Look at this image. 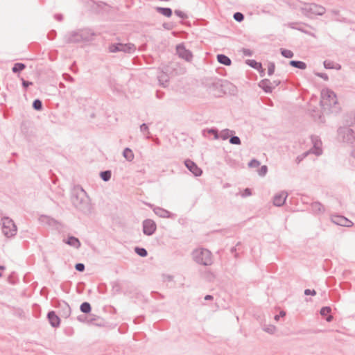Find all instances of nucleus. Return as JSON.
<instances>
[{
	"label": "nucleus",
	"instance_id": "nucleus-1",
	"mask_svg": "<svg viewBox=\"0 0 355 355\" xmlns=\"http://www.w3.org/2000/svg\"><path fill=\"white\" fill-rule=\"evenodd\" d=\"M71 200L77 210L85 215L92 211V205L89 196L85 190L80 187H75L71 192Z\"/></svg>",
	"mask_w": 355,
	"mask_h": 355
},
{
	"label": "nucleus",
	"instance_id": "nucleus-2",
	"mask_svg": "<svg viewBox=\"0 0 355 355\" xmlns=\"http://www.w3.org/2000/svg\"><path fill=\"white\" fill-rule=\"evenodd\" d=\"M95 35V33L92 31L91 29H79L67 33L64 36V40L67 44H76L80 42H90L93 40L94 37Z\"/></svg>",
	"mask_w": 355,
	"mask_h": 355
},
{
	"label": "nucleus",
	"instance_id": "nucleus-3",
	"mask_svg": "<svg viewBox=\"0 0 355 355\" xmlns=\"http://www.w3.org/2000/svg\"><path fill=\"white\" fill-rule=\"evenodd\" d=\"M321 97L320 105L324 110H331L338 103L336 95L331 89H323L321 92Z\"/></svg>",
	"mask_w": 355,
	"mask_h": 355
},
{
	"label": "nucleus",
	"instance_id": "nucleus-4",
	"mask_svg": "<svg viewBox=\"0 0 355 355\" xmlns=\"http://www.w3.org/2000/svg\"><path fill=\"white\" fill-rule=\"evenodd\" d=\"M194 261L203 266H210L212 263L211 253L207 249L195 250L193 253Z\"/></svg>",
	"mask_w": 355,
	"mask_h": 355
},
{
	"label": "nucleus",
	"instance_id": "nucleus-5",
	"mask_svg": "<svg viewBox=\"0 0 355 355\" xmlns=\"http://www.w3.org/2000/svg\"><path fill=\"white\" fill-rule=\"evenodd\" d=\"M300 10L308 17H311L312 15H323L326 11L325 8L316 3H304Z\"/></svg>",
	"mask_w": 355,
	"mask_h": 355
},
{
	"label": "nucleus",
	"instance_id": "nucleus-6",
	"mask_svg": "<svg viewBox=\"0 0 355 355\" xmlns=\"http://www.w3.org/2000/svg\"><path fill=\"white\" fill-rule=\"evenodd\" d=\"M111 53L123 52L125 53H132L136 50V46L132 43H112L108 47Z\"/></svg>",
	"mask_w": 355,
	"mask_h": 355
},
{
	"label": "nucleus",
	"instance_id": "nucleus-7",
	"mask_svg": "<svg viewBox=\"0 0 355 355\" xmlns=\"http://www.w3.org/2000/svg\"><path fill=\"white\" fill-rule=\"evenodd\" d=\"M2 221L3 234L8 238L14 236L17 234V226L9 217H3Z\"/></svg>",
	"mask_w": 355,
	"mask_h": 355
},
{
	"label": "nucleus",
	"instance_id": "nucleus-8",
	"mask_svg": "<svg viewBox=\"0 0 355 355\" xmlns=\"http://www.w3.org/2000/svg\"><path fill=\"white\" fill-rule=\"evenodd\" d=\"M338 133L339 136L343 137L344 142L352 146L355 144V137L352 129L346 127H340L338 130Z\"/></svg>",
	"mask_w": 355,
	"mask_h": 355
},
{
	"label": "nucleus",
	"instance_id": "nucleus-9",
	"mask_svg": "<svg viewBox=\"0 0 355 355\" xmlns=\"http://www.w3.org/2000/svg\"><path fill=\"white\" fill-rule=\"evenodd\" d=\"M157 229L156 223L151 219H146L143 221V233L146 236L153 235Z\"/></svg>",
	"mask_w": 355,
	"mask_h": 355
},
{
	"label": "nucleus",
	"instance_id": "nucleus-10",
	"mask_svg": "<svg viewBox=\"0 0 355 355\" xmlns=\"http://www.w3.org/2000/svg\"><path fill=\"white\" fill-rule=\"evenodd\" d=\"M184 165L187 169L191 172L195 176H200L202 173V171L198 165L192 160L187 159L184 161Z\"/></svg>",
	"mask_w": 355,
	"mask_h": 355
},
{
	"label": "nucleus",
	"instance_id": "nucleus-11",
	"mask_svg": "<svg viewBox=\"0 0 355 355\" xmlns=\"http://www.w3.org/2000/svg\"><path fill=\"white\" fill-rule=\"evenodd\" d=\"M176 51L179 57L187 61H190L192 59L193 55L191 52L189 50L186 49L183 44H178L176 46Z\"/></svg>",
	"mask_w": 355,
	"mask_h": 355
},
{
	"label": "nucleus",
	"instance_id": "nucleus-12",
	"mask_svg": "<svg viewBox=\"0 0 355 355\" xmlns=\"http://www.w3.org/2000/svg\"><path fill=\"white\" fill-rule=\"evenodd\" d=\"M331 221L338 225L343 227H351L353 225V223L348 218L340 215L332 216Z\"/></svg>",
	"mask_w": 355,
	"mask_h": 355
},
{
	"label": "nucleus",
	"instance_id": "nucleus-13",
	"mask_svg": "<svg viewBox=\"0 0 355 355\" xmlns=\"http://www.w3.org/2000/svg\"><path fill=\"white\" fill-rule=\"evenodd\" d=\"M311 141L313 143V150L312 153L316 155H320L322 153L321 146H322V141L320 139V138L318 136L312 135L311 137Z\"/></svg>",
	"mask_w": 355,
	"mask_h": 355
},
{
	"label": "nucleus",
	"instance_id": "nucleus-14",
	"mask_svg": "<svg viewBox=\"0 0 355 355\" xmlns=\"http://www.w3.org/2000/svg\"><path fill=\"white\" fill-rule=\"evenodd\" d=\"M288 193L285 191L277 193L273 197V205L277 207L282 206L287 198Z\"/></svg>",
	"mask_w": 355,
	"mask_h": 355
},
{
	"label": "nucleus",
	"instance_id": "nucleus-15",
	"mask_svg": "<svg viewBox=\"0 0 355 355\" xmlns=\"http://www.w3.org/2000/svg\"><path fill=\"white\" fill-rule=\"evenodd\" d=\"M47 318L53 327H58L60 324V319L54 311H51L47 314Z\"/></svg>",
	"mask_w": 355,
	"mask_h": 355
},
{
	"label": "nucleus",
	"instance_id": "nucleus-16",
	"mask_svg": "<svg viewBox=\"0 0 355 355\" xmlns=\"http://www.w3.org/2000/svg\"><path fill=\"white\" fill-rule=\"evenodd\" d=\"M40 221L44 224H46L51 227H56L58 225V222L50 216L42 215L40 218Z\"/></svg>",
	"mask_w": 355,
	"mask_h": 355
},
{
	"label": "nucleus",
	"instance_id": "nucleus-17",
	"mask_svg": "<svg viewBox=\"0 0 355 355\" xmlns=\"http://www.w3.org/2000/svg\"><path fill=\"white\" fill-rule=\"evenodd\" d=\"M259 87H261L266 93H271L273 87L269 79H263L259 83Z\"/></svg>",
	"mask_w": 355,
	"mask_h": 355
},
{
	"label": "nucleus",
	"instance_id": "nucleus-18",
	"mask_svg": "<svg viewBox=\"0 0 355 355\" xmlns=\"http://www.w3.org/2000/svg\"><path fill=\"white\" fill-rule=\"evenodd\" d=\"M65 243L68 244L70 246H72L76 249H78L80 245V241L79 239L73 236H68L67 240L64 241Z\"/></svg>",
	"mask_w": 355,
	"mask_h": 355
},
{
	"label": "nucleus",
	"instance_id": "nucleus-19",
	"mask_svg": "<svg viewBox=\"0 0 355 355\" xmlns=\"http://www.w3.org/2000/svg\"><path fill=\"white\" fill-rule=\"evenodd\" d=\"M153 211L161 218H170L171 215L170 211L159 207H155Z\"/></svg>",
	"mask_w": 355,
	"mask_h": 355
},
{
	"label": "nucleus",
	"instance_id": "nucleus-20",
	"mask_svg": "<svg viewBox=\"0 0 355 355\" xmlns=\"http://www.w3.org/2000/svg\"><path fill=\"white\" fill-rule=\"evenodd\" d=\"M311 209L314 214H320L324 211L323 205L319 202H313L311 205Z\"/></svg>",
	"mask_w": 355,
	"mask_h": 355
},
{
	"label": "nucleus",
	"instance_id": "nucleus-21",
	"mask_svg": "<svg viewBox=\"0 0 355 355\" xmlns=\"http://www.w3.org/2000/svg\"><path fill=\"white\" fill-rule=\"evenodd\" d=\"M217 60L219 63L225 66H230L232 64L231 59L224 54L217 55Z\"/></svg>",
	"mask_w": 355,
	"mask_h": 355
},
{
	"label": "nucleus",
	"instance_id": "nucleus-22",
	"mask_svg": "<svg viewBox=\"0 0 355 355\" xmlns=\"http://www.w3.org/2000/svg\"><path fill=\"white\" fill-rule=\"evenodd\" d=\"M331 311V309L329 306H323L320 311V313L322 316H327L326 320L327 322H331L333 320L332 315H328Z\"/></svg>",
	"mask_w": 355,
	"mask_h": 355
},
{
	"label": "nucleus",
	"instance_id": "nucleus-23",
	"mask_svg": "<svg viewBox=\"0 0 355 355\" xmlns=\"http://www.w3.org/2000/svg\"><path fill=\"white\" fill-rule=\"evenodd\" d=\"M345 124L351 126L355 123V112L347 114L344 119Z\"/></svg>",
	"mask_w": 355,
	"mask_h": 355
},
{
	"label": "nucleus",
	"instance_id": "nucleus-24",
	"mask_svg": "<svg viewBox=\"0 0 355 355\" xmlns=\"http://www.w3.org/2000/svg\"><path fill=\"white\" fill-rule=\"evenodd\" d=\"M206 132H207L209 135H214V139H219V132H218V130L216 128L204 129L202 130L203 136L206 137V135H205Z\"/></svg>",
	"mask_w": 355,
	"mask_h": 355
},
{
	"label": "nucleus",
	"instance_id": "nucleus-25",
	"mask_svg": "<svg viewBox=\"0 0 355 355\" xmlns=\"http://www.w3.org/2000/svg\"><path fill=\"white\" fill-rule=\"evenodd\" d=\"M289 64L293 67L297 68L302 70L306 69V64L304 62L300 60H291L289 62Z\"/></svg>",
	"mask_w": 355,
	"mask_h": 355
},
{
	"label": "nucleus",
	"instance_id": "nucleus-26",
	"mask_svg": "<svg viewBox=\"0 0 355 355\" xmlns=\"http://www.w3.org/2000/svg\"><path fill=\"white\" fill-rule=\"evenodd\" d=\"M123 156L128 162H132L135 157L132 150L130 148H128V147L123 150Z\"/></svg>",
	"mask_w": 355,
	"mask_h": 355
},
{
	"label": "nucleus",
	"instance_id": "nucleus-27",
	"mask_svg": "<svg viewBox=\"0 0 355 355\" xmlns=\"http://www.w3.org/2000/svg\"><path fill=\"white\" fill-rule=\"evenodd\" d=\"M156 10L159 13L167 17H171L173 14V11L170 8L157 7Z\"/></svg>",
	"mask_w": 355,
	"mask_h": 355
},
{
	"label": "nucleus",
	"instance_id": "nucleus-28",
	"mask_svg": "<svg viewBox=\"0 0 355 355\" xmlns=\"http://www.w3.org/2000/svg\"><path fill=\"white\" fill-rule=\"evenodd\" d=\"M233 133H234L233 130L224 129L219 133V138H221L223 140H226L230 138Z\"/></svg>",
	"mask_w": 355,
	"mask_h": 355
},
{
	"label": "nucleus",
	"instance_id": "nucleus-29",
	"mask_svg": "<svg viewBox=\"0 0 355 355\" xmlns=\"http://www.w3.org/2000/svg\"><path fill=\"white\" fill-rule=\"evenodd\" d=\"M246 64L257 70H260V69H262L261 63L257 62L255 60H247Z\"/></svg>",
	"mask_w": 355,
	"mask_h": 355
},
{
	"label": "nucleus",
	"instance_id": "nucleus-30",
	"mask_svg": "<svg viewBox=\"0 0 355 355\" xmlns=\"http://www.w3.org/2000/svg\"><path fill=\"white\" fill-rule=\"evenodd\" d=\"M26 68V64L21 62H17L14 64L12 68V71L13 73H19L23 71Z\"/></svg>",
	"mask_w": 355,
	"mask_h": 355
},
{
	"label": "nucleus",
	"instance_id": "nucleus-31",
	"mask_svg": "<svg viewBox=\"0 0 355 355\" xmlns=\"http://www.w3.org/2000/svg\"><path fill=\"white\" fill-rule=\"evenodd\" d=\"M100 177L103 181L107 182L111 179L112 172L110 170L101 171L100 173Z\"/></svg>",
	"mask_w": 355,
	"mask_h": 355
},
{
	"label": "nucleus",
	"instance_id": "nucleus-32",
	"mask_svg": "<svg viewBox=\"0 0 355 355\" xmlns=\"http://www.w3.org/2000/svg\"><path fill=\"white\" fill-rule=\"evenodd\" d=\"M80 309L84 313H89L92 310V306L89 302H85L81 304Z\"/></svg>",
	"mask_w": 355,
	"mask_h": 355
},
{
	"label": "nucleus",
	"instance_id": "nucleus-33",
	"mask_svg": "<svg viewBox=\"0 0 355 355\" xmlns=\"http://www.w3.org/2000/svg\"><path fill=\"white\" fill-rule=\"evenodd\" d=\"M262 329L270 334H273L276 331V327L270 324H264L262 327Z\"/></svg>",
	"mask_w": 355,
	"mask_h": 355
},
{
	"label": "nucleus",
	"instance_id": "nucleus-34",
	"mask_svg": "<svg viewBox=\"0 0 355 355\" xmlns=\"http://www.w3.org/2000/svg\"><path fill=\"white\" fill-rule=\"evenodd\" d=\"M33 108L37 111H40L43 108V104L40 99H35L32 104Z\"/></svg>",
	"mask_w": 355,
	"mask_h": 355
},
{
	"label": "nucleus",
	"instance_id": "nucleus-35",
	"mask_svg": "<svg viewBox=\"0 0 355 355\" xmlns=\"http://www.w3.org/2000/svg\"><path fill=\"white\" fill-rule=\"evenodd\" d=\"M135 252L137 254L141 257H146L148 255V252L144 248L135 247Z\"/></svg>",
	"mask_w": 355,
	"mask_h": 355
},
{
	"label": "nucleus",
	"instance_id": "nucleus-36",
	"mask_svg": "<svg viewBox=\"0 0 355 355\" xmlns=\"http://www.w3.org/2000/svg\"><path fill=\"white\" fill-rule=\"evenodd\" d=\"M280 52H281L282 55L286 58H291L294 55V53H293V51H291V50H288V49L282 48V49H280Z\"/></svg>",
	"mask_w": 355,
	"mask_h": 355
},
{
	"label": "nucleus",
	"instance_id": "nucleus-37",
	"mask_svg": "<svg viewBox=\"0 0 355 355\" xmlns=\"http://www.w3.org/2000/svg\"><path fill=\"white\" fill-rule=\"evenodd\" d=\"M62 309H63V316L65 318L69 317L71 314V308H70L69 305L65 302H63Z\"/></svg>",
	"mask_w": 355,
	"mask_h": 355
},
{
	"label": "nucleus",
	"instance_id": "nucleus-38",
	"mask_svg": "<svg viewBox=\"0 0 355 355\" xmlns=\"http://www.w3.org/2000/svg\"><path fill=\"white\" fill-rule=\"evenodd\" d=\"M231 144L234 145H240L241 144V141L238 136L231 135L229 140Z\"/></svg>",
	"mask_w": 355,
	"mask_h": 355
},
{
	"label": "nucleus",
	"instance_id": "nucleus-39",
	"mask_svg": "<svg viewBox=\"0 0 355 355\" xmlns=\"http://www.w3.org/2000/svg\"><path fill=\"white\" fill-rule=\"evenodd\" d=\"M233 18L238 22H241L244 19V15L240 12H236L234 14Z\"/></svg>",
	"mask_w": 355,
	"mask_h": 355
},
{
	"label": "nucleus",
	"instance_id": "nucleus-40",
	"mask_svg": "<svg viewBox=\"0 0 355 355\" xmlns=\"http://www.w3.org/2000/svg\"><path fill=\"white\" fill-rule=\"evenodd\" d=\"M324 67L327 69H334V62L331 60H324L323 62Z\"/></svg>",
	"mask_w": 355,
	"mask_h": 355
},
{
	"label": "nucleus",
	"instance_id": "nucleus-41",
	"mask_svg": "<svg viewBox=\"0 0 355 355\" xmlns=\"http://www.w3.org/2000/svg\"><path fill=\"white\" fill-rule=\"evenodd\" d=\"M275 64L274 62H270L268 66V74L272 76L275 72Z\"/></svg>",
	"mask_w": 355,
	"mask_h": 355
},
{
	"label": "nucleus",
	"instance_id": "nucleus-42",
	"mask_svg": "<svg viewBox=\"0 0 355 355\" xmlns=\"http://www.w3.org/2000/svg\"><path fill=\"white\" fill-rule=\"evenodd\" d=\"M260 165V162L256 159H252L249 163L248 166L250 168H257Z\"/></svg>",
	"mask_w": 355,
	"mask_h": 355
},
{
	"label": "nucleus",
	"instance_id": "nucleus-43",
	"mask_svg": "<svg viewBox=\"0 0 355 355\" xmlns=\"http://www.w3.org/2000/svg\"><path fill=\"white\" fill-rule=\"evenodd\" d=\"M268 172V167L266 165L262 166L258 171V173L260 176L263 177Z\"/></svg>",
	"mask_w": 355,
	"mask_h": 355
},
{
	"label": "nucleus",
	"instance_id": "nucleus-44",
	"mask_svg": "<svg viewBox=\"0 0 355 355\" xmlns=\"http://www.w3.org/2000/svg\"><path fill=\"white\" fill-rule=\"evenodd\" d=\"M75 269L78 272H83L85 269V266L82 263H78L75 265Z\"/></svg>",
	"mask_w": 355,
	"mask_h": 355
},
{
	"label": "nucleus",
	"instance_id": "nucleus-45",
	"mask_svg": "<svg viewBox=\"0 0 355 355\" xmlns=\"http://www.w3.org/2000/svg\"><path fill=\"white\" fill-rule=\"evenodd\" d=\"M174 12L178 17H179L183 19L187 18V15L180 10H175Z\"/></svg>",
	"mask_w": 355,
	"mask_h": 355
},
{
	"label": "nucleus",
	"instance_id": "nucleus-46",
	"mask_svg": "<svg viewBox=\"0 0 355 355\" xmlns=\"http://www.w3.org/2000/svg\"><path fill=\"white\" fill-rule=\"evenodd\" d=\"M315 75L318 77H320L321 78H322L323 80H329V76L327 73H320V72H315Z\"/></svg>",
	"mask_w": 355,
	"mask_h": 355
},
{
	"label": "nucleus",
	"instance_id": "nucleus-47",
	"mask_svg": "<svg viewBox=\"0 0 355 355\" xmlns=\"http://www.w3.org/2000/svg\"><path fill=\"white\" fill-rule=\"evenodd\" d=\"M140 130L141 132H147L148 134H150L149 131H148V126L146 123H142L141 125H140Z\"/></svg>",
	"mask_w": 355,
	"mask_h": 355
},
{
	"label": "nucleus",
	"instance_id": "nucleus-48",
	"mask_svg": "<svg viewBox=\"0 0 355 355\" xmlns=\"http://www.w3.org/2000/svg\"><path fill=\"white\" fill-rule=\"evenodd\" d=\"M21 81H22V86L25 89H26L30 85H33L32 82L25 80L24 78H21Z\"/></svg>",
	"mask_w": 355,
	"mask_h": 355
},
{
	"label": "nucleus",
	"instance_id": "nucleus-49",
	"mask_svg": "<svg viewBox=\"0 0 355 355\" xmlns=\"http://www.w3.org/2000/svg\"><path fill=\"white\" fill-rule=\"evenodd\" d=\"M56 36V31L54 30H51L47 35V37L49 40H52L55 39Z\"/></svg>",
	"mask_w": 355,
	"mask_h": 355
},
{
	"label": "nucleus",
	"instance_id": "nucleus-50",
	"mask_svg": "<svg viewBox=\"0 0 355 355\" xmlns=\"http://www.w3.org/2000/svg\"><path fill=\"white\" fill-rule=\"evenodd\" d=\"M304 295H316V291L313 289V290H311V289H305L304 290Z\"/></svg>",
	"mask_w": 355,
	"mask_h": 355
},
{
	"label": "nucleus",
	"instance_id": "nucleus-51",
	"mask_svg": "<svg viewBox=\"0 0 355 355\" xmlns=\"http://www.w3.org/2000/svg\"><path fill=\"white\" fill-rule=\"evenodd\" d=\"M63 77H64V79L67 81L73 82L74 80L73 78L68 73H64Z\"/></svg>",
	"mask_w": 355,
	"mask_h": 355
},
{
	"label": "nucleus",
	"instance_id": "nucleus-52",
	"mask_svg": "<svg viewBox=\"0 0 355 355\" xmlns=\"http://www.w3.org/2000/svg\"><path fill=\"white\" fill-rule=\"evenodd\" d=\"M243 53L246 56H252V51L248 49H243Z\"/></svg>",
	"mask_w": 355,
	"mask_h": 355
},
{
	"label": "nucleus",
	"instance_id": "nucleus-53",
	"mask_svg": "<svg viewBox=\"0 0 355 355\" xmlns=\"http://www.w3.org/2000/svg\"><path fill=\"white\" fill-rule=\"evenodd\" d=\"M286 315V312L284 311H281L279 315H276L275 316V320H279L281 317H284Z\"/></svg>",
	"mask_w": 355,
	"mask_h": 355
},
{
	"label": "nucleus",
	"instance_id": "nucleus-54",
	"mask_svg": "<svg viewBox=\"0 0 355 355\" xmlns=\"http://www.w3.org/2000/svg\"><path fill=\"white\" fill-rule=\"evenodd\" d=\"M163 27L166 30H171L173 26L171 23H164Z\"/></svg>",
	"mask_w": 355,
	"mask_h": 355
},
{
	"label": "nucleus",
	"instance_id": "nucleus-55",
	"mask_svg": "<svg viewBox=\"0 0 355 355\" xmlns=\"http://www.w3.org/2000/svg\"><path fill=\"white\" fill-rule=\"evenodd\" d=\"M251 194H252V193H251L250 189H249V188L245 189L244 193H243L244 196H250Z\"/></svg>",
	"mask_w": 355,
	"mask_h": 355
},
{
	"label": "nucleus",
	"instance_id": "nucleus-56",
	"mask_svg": "<svg viewBox=\"0 0 355 355\" xmlns=\"http://www.w3.org/2000/svg\"><path fill=\"white\" fill-rule=\"evenodd\" d=\"M272 83V87H273V89L278 86L280 83H281V81L279 80H273Z\"/></svg>",
	"mask_w": 355,
	"mask_h": 355
},
{
	"label": "nucleus",
	"instance_id": "nucleus-57",
	"mask_svg": "<svg viewBox=\"0 0 355 355\" xmlns=\"http://www.w3.org/2000/svg\"><path fill=\"white\" fill-rule=\"evenodd\" d=\"M55 18L56 20L61 21L63 19V17H62V15H61V14H56L55 15Z\"/></svg>",
	"mask_w": 355,
	"mask_h": 355
},
{
	"label": "nucleus",
	"instance_id": "nucleus-58",
	"mask_svg": "<svg viewBox=\"0 0 355 355\" xmlns=\"http://www.w3.org/2000/svg\"><path fill=\"white\" fill-rule=\"evenodd\" d=\"M214 299V297L211 295H207L205 297V300H212Z\"/></svg>",
	"mask_w": 355,
	"mask_h": 355
},
{
	"label": "nucleus",
	"instance_id": "nucleus-59",
	"mask_svg": "<svg viewBox=\"0 0 355 355\" xmlns=\"http://www.w3.org/2000/svg\"><path fill=\"white\" fill-rule=\"evenodd\" d=\"M163 95H164V93H162V92H157V93H156V96L158 98H162L163 97Z\"/></svg>",
	"mask_w": 355,
	"mask_h": 355
},
{
	"label": "nucleus",
	"instance_id": "nucleus-60",
	"mask_svg": "<svg viewBox=\"0 0 355 355\" xmlns=\"http://www.w3.org/2000/svg\"><path fill=\"white\" fill-rule=\"evenodd\" d=\"M334 69L337 70H340L341 69V65L338 63H334Z\"/></svg>",
	"mask_w": 355,
	"mask_h": 355
},
{
	"label": "nucleus",
	"instance_id": "nucleus-61",
	"mask_svg": "<svg viewBox=\"0 0 355 355\" xmlns=\"http://www.w3.org/2000/svg\"><path fill=\"white\" fill-rule=\"evenodd\" d=\"M85 318H86L85 316H83V315H79V316L78 317V320L79 321H80V322H83V321H85Z\"/></svg>",
	"mask_w": 355,
	"mask_h": 355
},
{
	"label": "nucleus",
	"instance_id": "nucleus-62",
	"mask_svg": "<svg viewBox=\"0 0 355 355\" xmlns=\"http://www.w3.org/2000/svg\"><path fill=\"white\" fill-rule=\"evenodd\" d=\"M166 78V75H162L161 76H159V80L161 81L162 80H164L166 82L167 79Z\"/></svg>",
	"mask_w": 355,
	"mask_h": 355
},
{
	"label": "nucleus",
	"instance_id": "nucleus-63",
	"mask_svg": "<svg viewBox=\"0 0 355 355\" xmlns=\"http://www.w3.org/2000/svg\"><path fill=\"white\" fill-rule=\"evenodd\" d=\"M261 73V76H263L265 73V69H260V70H259Z\"/></svg>",
	"mask_w": 355,
	"mask_h": 355
},
{
	"label": "nucleus",
	"instance_id": "nucleus-64",
	"mask_svg": "<svg viewBox=\"0 0 355 355\" xmlns=\"http://www.w3.org/2000/svg\"><path fill=\"white\" fill-rule=\"evenodd\" d=\"M331 12H332L334 15H338L339 11H338V10H331Z\"/></svg>",
	"mask_w": 355,
	"mask_h": 355
}]
</instances>
